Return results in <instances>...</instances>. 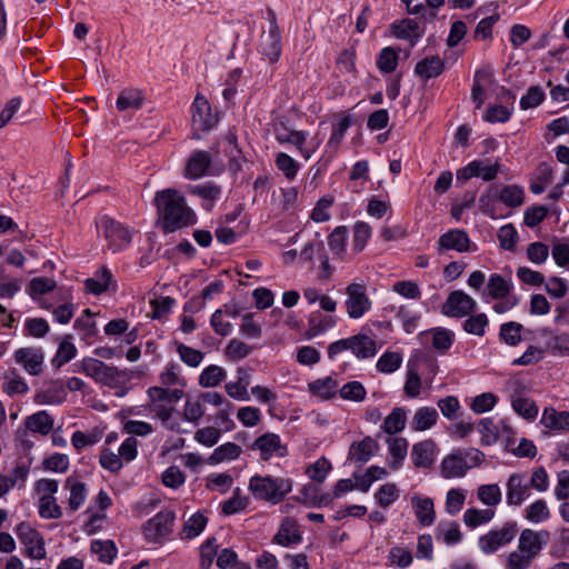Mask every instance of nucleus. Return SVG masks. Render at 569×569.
Masks as SVG:
<instances>
[{"label": "nucleus", "mask_w": 569, "mask_h": 569, "mask_svg": "<svg viewBox=\"0 0 569 569\" xmlns=\"http://www.w3.org/2000/svg\"><path fill=\"white\" fill-rule=\"evenodd\" d=\"M346 295L345 306L349 318L359 319L371 309L372 302L367 293V286L363 281L348 284L346 287Z\"/></svg>", "instance_id": "nucleus-7"}, {"label": "nucleus", "mask_w": 569, "mask_h": 569, "mask_svg": "<svg viewBox=\"0 0 569 569\" xmlns=\"http://www.w3.org/2000/svg\"><path fill=\"white\" fill-rule=\"evenodd\" d=\"M495 517V510L469 508L463 513V521L467 527L475 529L490 522Z\"/></svg>", "instance_id": "nucleus-44"}, {"label": "nucleus", "mask_w": 569, "mask_h": 569, "mask_svg": "<svg viewBox=\"0 0 569 569\" xmlns=\"http://www.w3.org/2000/svg\"><path fill=\"white\" fill-rule=\"evenodd\" d=\"M478 499L488 507H496L501 502L502 493L497 483L481 485L477 489Z\"/></svg>", "instance_id": "nucleus-47"}, {"label": "nucleus", "mask_w": 569, "mask_h": 569, "mask_svg": "<svg viewBox=\"0 0 569 569\" xmlns=\"http://www.w3.org/2000/svg\"><path fill=\"white\" fill-rule=\"evenodd\" d=\"M477 248L471 247V240L468 233L461 229H450L441 234L437 242V251L442 253L446 250H455L458 252L475 251Z\"/></svg>", "instance_id": "nucleus-13"}, {"label": "nucleus", "mask_w": 569, "mask_h": 569, "mask_svg": "<svg viewBox=\"0 0 569 569\" xmlns=\"http://www.w3.org/2000/svg\"><path fill=\"white\" fill-rule=\"evenodd\" d=\"M302 540V537L297 528V523L295 520L290 518H286L278 532L274 535L272 541L282 547H289L295 543H299Z\"/></svg>", "instance_id": "nucleus-26"}, {"label": "nucleus", "mask_w": 569, "mask_h": 569, "mask_svg": "<svg viewBox=\"0 0 569 569\" xmlns=\"http://www.w3.org/2000/svg\"><path fill=\"white\" fill-rule=\"evenodd\" d=\"M441 473L445 478H461L467 471L466 461L457 451L447 456L441 462Z\"/></svg>", "instance_id": "nucleus-30"}, {"label": "nucleus", "mask_w": 569, "mask_h": 569, "mask_svg": "<svg viewBox=\"0 0 569 569\" xmlns=\"http://www.w3.org/2000/svg\"><path fill=\"white\" fill-rule=\"evenodd\" d=\"M77 355V348L72 342L64 339L60 342L57 353L51 363L56 368H61L63 365L72 360Z\"/></svg>", "instance_id": "nucleus-57"}, {"label": "nucleus", "mask_w": 569, "mask_h": 569, "mask_svg": "<svg viewBox=\"0 0 569 569\" xmlns=\"http://www.w3.org/2000/svg\"><path fill=\"white\" fill-rule=\"evenodd\" d=\"M411 506L421 526L428 527L435 522L436 512L432 499L413 496L411 497Z\"/></svg>", "instance_id": "nucleus-25"}, {"label": "nucleus", "mask_w": 569, "mask_h": 569, "mask_svg": "<svg viewBox=\"0 0 569 569\" xmlns=\"http://www.w3.org/2000/svg\"><path fill=\"white\" fill-rule=\"evenodd\" d=\"M508 506H520L530 496V487L523 473H511L506 483Z\"/></svg>", "instance_id": "nucleus-15"}, {"label": "nucleus", "mask_w": 569, "mask_h": 569, "mask_svg": "<svg viewBox=\"0 0 569 569\" xmlns=\"http://www.w3.org/2000/svg\"><path fill=\"white\" fill-rule=\"evenodd\" d=\"M516 521H506L501 527L490 529L478 539V547L485 555L497 552L500 548L508 546L518 535Z\"/></svg>", "instance_id": "nucleus-4"}, {"label": "nucleus", "mask_w": 569, "mask_h": 569, "mask_svg": "<svg viewBox=\"0 0 569 569\" xmlns=\"http://www.w3.org/2000/svg\"><path fill=\"white\" fill-rule=\"evenodd\" d=\"M250 449L258 451L260 459L263 461L270 460L273 456L282 458L288 455L287 446L282 443L279 435L273 432L259 436Z\"/></svg>", "instance_id": "nucleus-10"}, {"label": "nucleus", "mask_w": 569, "mask_h": 569, "mask_svg": "<svg viewBox=\"0 0 569 569\" xmlns=\"http://www.w3.org/2000/svg\"><path fill=\"white\" fill-rule=\"evenodd\" d=\"M535 559L519 548L511 551L506 561V569H528Z\"/></svg>", "instance_id": "nucleus-64"}, {"label": "nucleus", "mask_w": 569, "mask_h": 569, "mask_svg": "<svg viewBox=\"0 0 569 569\" xmlns=\"http://www.w3.org/2000/svg\"><path fill=\"white\" fill-rule=\"evenodd\" d=\"M391 27H392V33L398 39L409 40L411 46H413L418 41V39L421 37V34L419 32V26L412 19H405V20L400 21L399 23H393Z\"/></svg>", "instance_id": "nucleus-40"}, {"label": "nucleus", "mask_w": 569, "mask_h": 569, "mask_svg": "<svg viewBox=\"0 0 569 569\" xmlns=\"http://www.w3.org/2000/svg\"><path fill=\"white\" fill-rule=\"evenodd\" d=\"M550 516V509L543 499H538L526 508V519L532 523L547 521Z\"/></svg>", "instance_id": "nucleus-46"}, {"label": "nucleus", "mask_w": 569, "mask_h": 569, "mask_svg": "<svg viewBox=\"0 0 569 569\" xmlns=\"http://www.w3.org/2000/svg\"><path fill=\"white\" fill-rule=\"evenodd\" d=\"M540 423L555 432L563 433L569 431V411H558L555 408H546L542 412Z\"/></svg>", "instance_id": "nucleus-20"}, {"label": "nucleus", "mask_w": 569, "mask_h": 569, "mask_svg": "<svg viewBox=\"0 0 569 569\" xmlns=\"http://www.w3.org/2000/svg\"><path fill=\"white\" fill-rule=\"evenodd\" d=\"M348 229L346 226L337 227L328 238V246L333 254L341 257L346 253Z\"/></svg>", "instance_id": "nucleus-50"}, {"label": "nucleus", "mask_w": 569, "mask_h": 569, "mask_svg": "<svg viewBox=\"0 0 569 569\" xmlns=\"http://www.w3.org/2000/svg\"><path fill=\"white\" fill-rule=\"evenodd\" d=\"M331 468V462L327 458L321 457L315 463L310 465L306 472L311 480L321 483L326 480Z\"/></svg>", "instance_id": "nucleus-63"}, {"label": "nucleus", "mask_w": 569, "mask_h": 569, "mask_svg": "<svg viewBox=\"0 0 569 569\" xmlns=\"http://www.w3.org/2000/svg\"><path fill=\"white\" fill-rule=\"evenodd\" d=\"M350 351L358 359H368L377 355L378 348L375 339L365 333L349 337Z\"/></svg>", "instance_id": "nucleus-19"}, {"label": "nucleus", "mask_w": 569, "mask_h": 569, "mask_svg": "<svg viewBox=\"0 0 569 569\" xmlns=\"http://www.w3.org/2000/svg\"><path fill=\"white\" fill-rule=\"evenodd\" d=\"M523 190L516 184L506 186L498 193V199L510 208L520 207L523 203Z\"/></svg>", "instance_id": "nucleus-51"}, {"label": "nucleus", "mask_w": 569, "mask_h": 569, "mask_svg": "<svg viewBox=\"0 0 569 569\" xmlns=\"http://www.w3.org/2000/svg\"><path fill=\"white\" fill-rule=\"evenodd\" d=\"M107 365L94 358H83L80 362V371L92 378L96 382H100Z\"/></svg>", "instance_id": "nucleus-56"}, {"label": "nucleus", "mask_w": 569, "mask_h": 569, "mask_svg": "<svg viewBox=\"0 0 569 569\" xmlns=\"http://www.w3.org/2000/svg\"><path fill=\"white\" fill-rule=\"evenodd\" d=\"M512 289L510 280L505 279L501 274L493 273L487 283V295L492 299H503L508 297Z\"/></svg>", "instance_id": "nucleus-42"}, {"label": "nucleus", "mask_w": 569, "mask_h": 569, "mask_svg": "<svg viewBox=\"0 0 569 569\" xmlns=\"http://www.w3.org/2000/svg\"><path fill=\"white\" fill-rule=\"evenodd\" d=\"M13 360L29 375L39 376L43 371L44 352L40 347H23L14 351Z\"/></svg>", "instance_id": "nucleus-11"}, {"label": "nucleus", "mask_w": 569, "mask_h": 569, "mask_svg": "<svg viewBox=\"0 0 569 569\" xmlns=\"http://www.w3.org/2000/svg\"><path fill=\"white\" fill-rule=\"evenodd\" d=\"M339 395L345 400L359 402L365 400L367 391L360 381H350L339 389Z\"/></svg>", "instance_id": "nucleus-60"}, {"label": "nucleus", "mask_w": 569, "mask_h": 569, "mask_svg": "<svg viewBox=\"0 0 569 569\" xmlns=\"http://www.w3.org/2000/svg\"><path fill=\"white\" fill-rule=\"evenodd\" d=\"M453 332L445 329L437 328L432 330V347L441 353L447 352L453 342Z\"/></svg>", "instance_id": "nucleus-61"}, {"label": "nucleus", "mask_w": 569, "mask_h": 569, "mask_svg": "<svg viewBox=\"0 0 569 569\" xmlns=\"http://www.w3.org/2000/svg\"><path fill=\"white\" fill-rule=\"evenodd\" d=\"M90 550L104 563H111L117 556L116 545L111 540H93Z\"/></svg>", "instance_id": "nucleus-45"}, {"label": "nucleus", "mask_w": 569, "mask_h": 569, "mask_svg": "<svg viewBox=\"0 0 569 569\" xmlns=\"http://www.w3.org/2000/svg\"><path fill=\"white\" fill-rule=\"evenodd\" d=\"M4 382L2 390L8 396L26 395L29 391L27 381L17 372L16 369H10L4 372Z\"/></svg>", "instance_id": "nucleus-35"}, {"label": "nucleus", "mask_w": 569, "mask_h": 569, "mask_svg": "<svg viewBox=\"0 0 569 569\" xmlns=\"http://www.w3.org/2000/svg\"><path fill=\"white\" fill-rule=\"evenodd\" d=\"M267 19L269 29L262 32L260 39V52L267 57L270 62H277L281 56V34L277 23V16L272 9L267 10Z\"/></svg>", "instance_id": "nucleus-9"}, {"label": "nucleus", "mask_w": 569, "mask_h": 569, "mask_svg": "<svg viewBox=\"0 0 569 569\" xmlns=\"http://www.w3.org/2000/svg\"><path fill=\"white\" fill-rule=\"evenodd\" d=\"M14 532L19 541L26 547V555L31 559L46 558L44 539L42 535L27 521L17 525Z\"/></svg>", "instance_id": "nucleus-8"}, {"label": "nucleus", "mask_w": 569, "mask_h": 569, "mask_svg": "<svg viewBox=\"0 0 569 569\" xmlns=\"http://www.w3.org/2000/svg\"><path fill=\"white\" fill-rule=\"evenodd\" d=\"M242 449L234 442H226L217 447L208 457L207 462L211 466L219 465L228 460H236L240 457Z\"/></svg>", "instance_id": "nucleus-36"}, {"label": "nucleus", "mask_w": 569, "mask_h": 569, "mask_svg": "<svg viewBox=\"0 0 569 569\" xmlns=\"http://www.w3.org/2000/svg\"><path fill=\"white\" fill-rule=\"evenodd\" d=\"M208 519L200 512L193 513L183 525L181 539H192L199 536L207 526Z\"/></svg>", "instance_id": "nucleus-48"}, {"label": "nucleus", "mask_w": 569, "mask_h": 569, "mask_svg": "<svg viewBox=\"0 0 569 569\" xmlns=\"http://www.w3.org/2000/svg\"><path fill=\"white\" fill-rule=\"evenodd\" d=\"M548 538L549 532L546 530L535 531L527 528L521 531L517 548L535 559L542 550Z\"/></svg>", "instance_id": "nucleus-16"}, {"label": "nucleus", "mask_w": 569, "mask_h": 569, "mask_svg": "<svg viewBox=\"0 0 569 569\" xmlns=\"http://www.w3.org/2000/svg\"><path fill=\"white\" fill-rule=\"evenodd\" d=\"M112 282V273L106 267H101L92 278L86 280V289L92 295L106 292Z\"/></svg>", "instance_id": "nucleus-34"}, {"label": "nucleus", "mask_w": 569, "mask_h": 569, "mask_svg": "<svg viewBox=\"0 0 569 569\" xmlns=\"http://www.w3.org/2000/svg\"><path fill=\"white\" fill-rule=\"evenodd\" d=\"M64 489L70 491L68 499V508L71 512H76L86 501L87 488L81 481H78L73 477H68L64 481Z\"/></svg>", "instance_id": "nucleus-28"}, {"label": "nucleus", "mask_w": 569, "mask_h": 569, "mask_svg": "<svg viewBox=\"0 0 569 569\" xmlns=\"http://www.w3.org/2000/svg\"><path fill=\"white\" fill-rule=\"evenodd\" d=\"M522 325L519 322L510 321L502 323L500 327L499 337L509 346H517L521 341Z\"/></svg>", "instance_id": "nucleus-55"}, {"label": "nucleus", "mask_w": 569, "mask_h": 569, "mask_svg": "<svg viewBox=\"0 0 569 569\" xmlns=\"http://www.w3.org/2000/svg\"><path fill=\"white\" fill-rule=\"evenodd\" d=\"M184 396L182 389H171L152 386L147 389L148 407L153 418L169 430H174L177 423L171 421L174 412L173 403L180 401Z\"/></svg>", "instance_id": "nucleus-2"}, {"label": "nucleus", "mask_w": 569, "mask_h": 569, "mask_svg": "<svg viewBox=\"0 0 569 569\" xmlns=\"http://www.w3.org/2000/svg\"><path fill=\"white\" fill-rule=\"evenodd\" d=\"M352 119L350 116H342L338 123L333 126L331 136L326 144V152L333 157L345 138L347 130L351 127Z\"/></svg>", "instance_id": "nucleus-31"}, {"label": "nucleus", "mask_w": 569, "mask_h": 569, "mask_svg": "<svg viewBox=\"0 0 569 569\" xmlns=\"http://www.w3.org/2000/svg\"><path fill=\"white\" fill-rule=\"evenodd\" d=\"M39 516L43 519H59L62 516L61 507L56 497L40 496L38 502Z\"/></svg>", "instance_id": "nucleus-52"}, {"label": "nucleus", "mask_w": 569, "mask_h": 569, "mask_svg": "<svg viewBox=\"0 0 569 569\" xmlns=\"http://www.w3.org/2000/svg\"><path fill=\"white\" fill-rule=\"evenodd\" d=\"M24 426L31 432L48 435L53 428V419L47 411L41 410L27 417Z\"/></svg>", "instance_id": "nucleus-38"}, {"label": "nucleus", "mask_w": 569, "mask_h": 569, "mask_svg": "<svg viewBox=\"0 0 569 569\" xmlns=\"http://www.w3.org/2000/svg\"><path fill=\"white\" fill-rule=\"evenodd\" d=\"M398 66V52L390 48H383L377 59V67L383 73L392 72Z\"/></svg>", "instance_id": "nucleus-59"}, {"label": "nucleus", "mask_w": 569, "mask_h": 569, "mask_svg": "<svg viewBox=\"0 0 569 569\" xmlns=\"http://www.w3.org/2000/svg\"><path fill=\"white\" fill-rule=\"evenodd\" d=\"M377 448L378 445L371 437H365L361 441L350 446L348 460L362 466L370 460Z\"/></svg>", "instance_id": "nucleus-21"}, {"label": "nucleus", "mask_w": 569, "mask_h": 569, "mask_svg": "<svg viewBox=\"0 0 569 569\" xmlns=\"http://www.w3.org/2000/svg\"><path fill=\"white\" fill-rule=\"evenodd\" d=\"M97 228L104 236L109 249L113 252L123 250L132 240V231L108 216H103L97 221Z\"/></svg>", "instance_id": "nucleus-5"}, {"label": "nucleus", "mask_w": 569, "mask_h": 569, "mask_svg": "<svg viewBox=\"0 0 569 569\" xmlns=\"http://www.w3.org/2000/svg\"><path fill=\"white\" fill-rule=\"evenodd\" d=\"M212 158L208 151L197 150L192 152L184 167V176L190 180L200 179L208 173Z\"/></svg>", "instance_id": "nucleus-17"}, {"label": "nucleus", "mask_w": 569, "mask_h": 569, "mask_svg": "<svg viewBox=\"0 0 569 569\" xmlns=\"http://www.w3.org/2000/svg\"><path fill=\"white\" fill-rule=\"evenodd\" d=\"M249 490L254 499L277 505L292 490V480L286 477L254 475L249 480Z\"/></svg>", "instance_id": "nucleus-3"}, {"label": "nucleus", "mask_w": 569, "mask_h": 569, "mask_svg": "<svg viewBox=\"0 0 569 569\" xmlns=\"http://www.w3.org/2000/svg\"><path fill=\"white\" fill-rule=\"evenodd\" d=\"M371 237V227L363 221L356 222L353 227L352 250L361 252Z\"/></svg>", "instance_id": "nucleus-54"}, {"label": "nucleus", "mask_w": 569, "mask_h": 569, "mask_svg": "<svg viewBox=\"0 0 569 569\" xmlns=\"http://www.w3.org/2000/svg\"><path fill=\"white\" fill-rule=\"evenodd\" d=\"M436 443L428 439L412 446L411 459L416 468H428L435 460Z\"/></svg>", "instance_id": "nucleus-23"}, {"label": "nucleus", "mask_w": 569, "mask_h": 569, "mask_svg": "<svg viewBox=\"0 0 569 569\" xmlns=\"http://www.w3.org/2000/svg\"><path fill=\"white\" fill-rule=\"evenodd\" d=\"M498 402V397L492 392H483L481 395L476 396L471 403V410L477 413H485L490 411Z\"/></svg>", "instance_id": "nucleus-62"}, {"label": "nucleus", "mask_w": 569, "mask_h": 569, "mask_svg": "<svg viewBox=\"0 0 569 569\" xmlns=\"http://www.w3.org/2000/svg\"><path fill=\"white\" fill-rule=\"evenodd\" d=\"M143 96L140 90L124 89L117 99V109L123 111H137L142 107Z\"/></svg>", "instance_id": "nucleus-37"}, {"label": "nucleus", "mask_w": 569, "mask_h": 569, "mask_svg": "<svg viewBox=\"0 0 569 569\" xmlns=\"http://www.w3.org/2000/svg\"><path fill=\"white\" fill-rule=\"evenodd\" d=\"M276 140L279 143H291L297 147L300 151L301 146L305 144L307 140V132L291 130L283 122L276 123L273 127Z\"/></svg>", "instance_id": "nucleus-29"}, {"label": "nucleus", "mask_w": 569, "mask_h": 569, "mask_svg": "<svg viewBox=\"0 0 569 569\" xmlns=\"http://www.w3.org/2000/svg\"><path fill=\"white\" fill-rule=\"evenodd\" d=\"M338 388V380L331 376L319 378L308 385V391L321 400H330L336 397Z\"/></svg>", "instance_id": "nucleus-24"}, {"label": "nucleus", "mask_w": 569, "mask_h": 569, "mask_svg": "<svg viewBox=\"0 0 569 569\" xmlns=\"http://www.w3.org/2000/svg\"><path fill=\"white\" fill-rule=\"evenodd\" d=\"M445 69V62L439 56L426 57L415 67V73L423 80L438 77Z\"/></svg>", "instance_id": "nucleus-27"}, {"label": "nucleus", "mask_w": 569, "mask_h": 569, "mask_svg": "<svg viewBox=\"0 0 569 569\" xmlns=\"http://www.w3.org/2000/svg\"><path fill=\"white\" fill-rule=\"evenodd\" d=\"M407 412L402 407H396L385 418L382 422V430L388 435H396L402 431L406 427Z\"/></svg>", "instance_id": "nucleus-39"}, {"label": "nucleus", "mask_w": 569, "mask_h": 569, "mask_svg": "<svg viewBox=\"0 0 569 569\" xmlns=\"http://www.w3.org/2000/svg\"><path fill=\"white\" fill-rule=\"evenodd\" d=\"M477 429L481 435V446H492L500 438V425L497 426L492 418H483L479 420Z\"/></svg>", "instance_id": "nucleus-41"}, {"label": "nucleus", "mask_w": 569, "mask_h": 569, "mask_svg": "<svg viewBox=\"0 0 569 569\" xmlns=\"http://www.w3.org/2000/svg\"><path fill=\"white\" fill-rule=\"evenodd\" d=\"M66 397L64 383L61 380H51L34 393L33 400L38 405H59Z\"/></svg>", "instance_id": "nucleus-18"}, {"label": "nucleus", "mask_w": 569, "mask_h": 569, "mask_svg": "<svg viewBox=\"0 0 569 569\" xmlns=\"http://www.w3.org/2000/svg\"><path fill=\"white\" fill-rule=\"evenodd\" d=\"M438 419L439 413L435 407L422 406L415 411L410 420V428L413 431H426L435 427Z\"/></svg>", "instance_id": "nucleus-22"}, {"label": "nucleus", "mask_w": 569, "mask_h": 569, "mask_svg": "<svg viewBox=\"0 0 569 569\" xmlns=\"http://www.w3.org/2000/svg\"><path fill=\"white\" fill-rule=\"evenodd\" d=\"M402 356L399 352L386 351L377 361V370L382 373H391L400 368Z\"/></svg>", "instance_id": "nucleus-53"}, {"label": "nucleus", "mask_w": 569, "mask_h": 569, "mask_svg": "<svg viewBox=\"0 0 569 569\" xmlns=\"http://www.w3.org/2000/svg\"><path fill=\"white\" fill-rule=\"evenodd\" d=\"M477 302L463 291H452L442 306L446 316L461 318L476 310Z\"/></svg>", "instance_id": "nucleus-12"}, {"label": "nucleus", "mask_w": 569, "mask_h": 569, "mask_svg": "<svg viewBox=\"0 0 569 569\" xmlns=\"http://www.w3.org/2000/svg\"><path fill=\"white\" fill-rule=\"evenodd\" d=\"M511 407L517 415L528 421L535 420L539 413L537 403L532 399L521 395L515 393L511 396Z\"/></svg>", "instance_id": "nucleus-33"}, {"label": "nucleus", "mask_w": 569, "mask_h": 569, "mask_svg": "<svg viewBox=\"0 0 569 569\" xmlns=\"http://www.w3.org/2000/svg\"><path fill=\"white\" fill-rule=\"evenodd\" d=\"M226 377L223 368L211 365L202 370L199 376V385L203 388H213L218 386Z\"/></svg>", "instance_id": "nucleus-49"}, {"label": "nucleus", "mask_w": 569, "mask_h": 569, "mask_svg": "<svg viewBox=\"0 0 569 569\" xmlns=\"http://www.w3.org/2000/svg\"><path fill=\"white\" fill-rule=\"evenodd\" d=\"M389 452L391 455V461L389 466L392 470L400 468L402 461L407 457L408 441L405 438H390L388 440Z\"/></svg>", "instance_id": "nucleus-43"}, {"label": "nucleus", "mask_w": 569, "mask_h": 569, "mask_svg": "<svg viewBox=\"0 0 569 569\" xmlns=\"http://www.w3.org/2000/svg\"><path fill=\"white\" fill-rule=\"evenodd\" d=\"M176 520L173 510H162L149 519L143 526L146 539L153 543L164 542L172 532Z\"/></svg>", "instance_id": "nucleus-6"}, {"label": "nucleus", "mask_w": 569, "mask_h": 569, "mask_svg": "<svg viewBox=\"0 0 569 569\" xmlns=\"http://www.w3.org/2000/svg\"><path fill=\"white\" fill-rule=\"evenodd\" d=\"M191 110L192 124L197 130L208 131L217 123V118L212 114L210 103L200 93L196 96Z\"/></svg>", "instance_id": "nucleus-14"}, {"label": "nucleus", "mask_w": 569, "mask_h": 569, "mask_svg": "<svg viewBox=\"0 0 569 569\" xmlns=\"http://www.w3.org/2000/svg\"><path fill=\"white\" fill-rule=\"evenodd\" d=\"M398 498L399 489L395 483H385L375 493L376 502L382 508H388Z\"/></svg>", "instance_id": "nucleus-58"}, {"label": "nucleus", "mask_w": 569, "mask_h": 569, "mask_svg": "<svg viewBox=\"0 0 569 569\" xmlns=\"http://www.w3.org/2000/svg\"><path fill=\"white\" fill-rule=\"evenodd\" d=\"M131 378L132 371L107 365V368L103 371L99 383H102L109 388H119L127 385Z\"/></svg>", "instance_id": "nucleus-32"}, {"label": "nucleus", "mask_w": 569, "mask_h": 569, "mask_svg": "<svg viewBox=\"0 0 569 569\" xmlns=\"http://www.w3.org/2000/svg\"><path fill=\"white\" fill-rule=\"evenodd\" d=\"M154 201L158 210V223L164 233L173 232L196 222L194 212L187 206L184 197L177 190L159 191Z\"/></svg>", "instance_id": "nucleus-1"}]
</instances>
